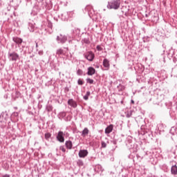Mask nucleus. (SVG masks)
<instances>
[{"mask_svg": "<svg viewBox=\"0 0 177 177\" xmlns=\"http://www.w3.org/2000/svg\"><path fill=\"white\" fill-rule=\"evenodd\" d=\"M137 157H138V158H139V157H140V156H139V155L137 154Z\"/></svg>", "mask_w": 177, "mask_h": 177, "instance_id": "obj_42", "label": "nucleus"}, {"mask_svg": "<svg viewBox=\"0 0 177 177\" xmlns=\"http://www.w3.org/2000/svg\"><path fill=\"white\" fill-rule=\"evenodd\" d=\"M56 41L57 44H62L63 45L67 42V36L65 35L59 34V36H57Z\"/></svg>", "mask_w": 177, "mask_h": 177, "instance_id": "obj_2", "label": "nucleus"}, {"mask_svg": "<svg viewBox=\"0 0 177 177\" xmlns=\"http://www.w3.org/2000/svg\"><path fill=\"white\" fill-rule=\"evenodd\" d=\"M91 96V91H86V95L83 97L84 100H88Z\"/></svg>", "mask_w": 177, "mask_h": 177, "instance_id": "obj_21", "label": "nucleus"}, {"mask_svg": "<svg viewBox=\"0 0 177 177\" xmlns=\"http://www.w3.org/2000/svg\"><path fill=\"white\" fill-rule=\"evenodd\" d=\"M8 59L11 62H17V59H19V54L17 53L13 52V53H8Z\"/></svg>", "mask_w": 177, "mask_h": 177, "instance_id": "obj_5", "label": "nucleus"}, {"mask_svg": "<svg viewBox=\"0 0 177 177\" xmlns=\"http://www.w3.org/2000/svg\"><path fill=\"white\" fill-rule=\"evenodd\" d=\"M12 117H19V112H14L12 113Z\"/></svg>", "mask_w": 177, "mask_h": 177, "instance_id": "obj_32", "label": "nucleus"}, {"mask_svg": "<svg viewBox=\"0 0 177 177\" xmlns=\"http://www.w3.org/2000/svg\"><path fill=\"white\" fill-rule=\"evenodd\" d=\"M89 133V129L88 128L85 127L83 131H82L81 136L82 138H85V136H88V134Z\"/></svg>", "mask_w": 177, "mask_h": 177, "instance_id": "obj_14", "label": "nucleus"}, {"mask_svg": "<svg viewBox=\"0 0 177 177\" xmlns=\"http://www.w3.org/2000/svg\"><path fill=\"white\" fill-rule=\"evenodd\" d=\"M103 66L106 68V70H109V68H110V62H109V59H104Z\"/></svg>", "mask_w": 177, "mask_h": 177, "instance_id": "obj_13", "label": "nucleus"}, {"mask_svg": "<svg viewBox=\"0 0 177 177\" xmlns=\"http://www.w3.org/2000/svg\"><path fill=\"white\" fill-rule=\"evenodd\" d=\"M111 143H112V145H114L115 146V145H117V140H113L111 141Z\"/></svg>", "mask_w": 177, "mask_h": 177, "instance_id": "obj_35", "label": "nucleus"}, {"mask_svg": "<svg viewBox=\"0 0 177 177\" xmlns=\"http://www.w3.org/2000/svg\"><path fill=\"white\" fill-rule=\"evenodd\" d=\"M84 57L85 59H87L88 62H93V59H95V54L92 51H88L84 54Z\"/></svg>", "mask_w": 177, "mask_h": 177, "instance_id": "obj_3", "label": "nucleus"}, {"mask_svg": "<svg viewBox=\"0 0 177 177\" xmlns=\"http://www.w3.org/2000/svg\"><path fill=\"white\" fill-rule=\"evenodd\" d=\"M131 116H132V111H127L126 113V117L127 118H130V117H131Z\"/></svg>", "mask_w": 177, "mask_h": 177, "instance_id": "obj_25", "label": "nucleus"}, {"mask_svg": "<svg viewBox=\"0 0 177 177\" xmlns=\"http://www.w3.org/2000/svg\"><path fill=\"white\" fill-rule=\"evenodd\" d=\"M65 146L66 149H68V150H71V149H73V142H71V140L66 141Z\"/></svg>", "mask_w": 177, "mask_h": 177, "instance_id": "obj_12", "label": "nucleus"}, {"mask_svg": "<svg viewBox=\"0 0 177 177\" xmlns=\"http://www.w3.org/2000/svg\"><path fill=\"white\" fill-rule=\"evenodd\" d=\"M2 177H10V175L9 174H5Z\"/></svg>", "mask_w": 177, "mask_h": 177, "instance_id": "obj_38", "label": "nucleus"}, {"mask_svg": "<svg viewBox=\"0 0 177 177\" xmlns=\"http://www.w3.org/2000/svg\"><path fill=\"white\" fill-rule=\"evenodd\" d=\"M80 32H81V30L78 28H75L73 31V35L74 37H77V35H80Z\"/></svg>", "mask_w": 177, "mask_h": 177, "instance_id": "obj_18", "label": "nucleus"}, {"mask_svg": "<svg viewBox=\"0 0 177 177\" xmlns=\"http://www.w3.org/2000/svg\"><path fill=\"white\" fill-rule=\"evenodd\" d=\"M38 55H39V56H42V55H44V51L42 50L39 51Z\"/></svg>", "mask_w": 177, "mask_h": 177, "instance_id": "obj_36", "label": "nucleus"}, {"mask_svg": "<svg viewBox=\"0 0 177 177\" xmlns=\"http://www.w3.org/2000/svg\"><path fill=\"white\" fill-rule=\"evenodd\" d=\"M89 9H91V6H86L85 8H84V10H86V12L88 10H89Z\"/></svg>", "mask_w": 177, "mask_h": 177, "instance_id": "obj_37", "label": "nucleus"}, {"mask_svg": "<svg viewBox=\"0 0 177 177\" xmlns=\"http://www.w3.org/2000/svg\"><path fill=\"white\" fill-rule=\"evenodd\" d=\"M118 88H119V91H124V89H125V86L122 85H119Z\"/></svg>", "mask_w": 177, "mask_h": 177, "instance_id": "obj_31", "label": "nucleus"}, {"mask_svg": "<svg viewBox=\"0 0 177 177\" xmlns=\"http://www.w3.org/2000/svg\"><path fill=\"white\" fill-rule=\"evenodd\" d=\"M77 84H78V85H84V81H82V80H81V79H79L77 80Z\"/></svg>", "mask_w": 177, "mask_h": 177, "instance_id": "obj_30", "label": "nucleus"}, {"mask_svg": "<svg viewBox=\"0 0 177 177\" xmlns=\"http://www.w3.org/2000/svg\"><path fill=\"white\" fill-rule=\"evenodd\" d=\"M62 17H64L65 21L68 20V19H71L74 17V11H69L67 12H64L62 15Z\"/></svg>", "mask_w": 177, "mask_h": 177, "instance_id": "obj_4", "label": "nucleus"}, {"mask_svg": "<svg viewBox=\"0 0 177 177\" xmlns=\"http://www.w3.org/2000/svg\"><path fill=\"white\" fill-rule=\"evenodd\" d=\"M145 16H146V17H149V15L147 14V15H145Z\"/></svg>", "mask_w": 177, "mask_h": 177, "instance_id": "obj_41", "label": "nucleus"}, {"mask_svg": "<svg viewBox=\"0 0 177 177\" xmlns=\"http://www.w3.org/2000/svg\"><path fill=\"white\" fill-rule=\"evenodd\" d=\"M12 41L15 42V44H17V45H21V44H23V39L20 37H12Z\"/></svg>", "mask_w": 177, "mask_h": 177, "instance_id": "obj_10", "label": "nucleus"}, {"mask_svg": "<svg viewBox=\"0 0 177 177\" xmlns=\"http://www.w3.org/2000/svg\"><path fill=\"white\" fill-rule=\"evenodd\" d=\"M120 5H121V0H111L108 1L106 8L108 9H113L114 10H117L120 9Z\"/></svg>", "mask_w": 177, "mask_h": 177, "instance_id": "obj_1", "label": "nucleus"}, {"mask_svg": "<svg viewBox=\"0 0 177 177\" xmlns=\"http://www.w3.org/2000/svg\"><path fill=\"white\" fill-rule=\"evenodd\" d=\"M88 150L86 149H81L79 151V157L80 158H85V157H86V156H88Z\"/></svg>", "mask_w": 177, "mask_h": 177, "instance_id": "obj_7", "label": "nucleus"}, {"mask_svg": "<svg viewBox=\"0 0 177 177\" xmlns=\"http://www.w3.org/2000/svg\"><path fill=\"white\" fill-rule=\"evenodd\" d=\"M171 175H177V166L174 165L171 167Z\"/></svg>", "mask_w": 177, "mask_h": 177, "instance_id": "obj_15", "label": "nucleus"}, {"mask_svg": "<svg viewBox=\"0 0 177 177\" xmlns=\"http://www.w3.org/2000/svg\"><path fill=\"white\" fill-rule=\"evenodd\" d=\"M131 102L132 104H135V101H133V100H131Z\"/></svg>", "mask_w": 177, "mask_h": 177, "instance_id": "obj_39", "label": "nucleus"}, {"mask_svg": "<svg viewBox=\"0 0 177 177\" xmlns=\"http://www.w3.org/2000/svg\"><path fill=\"white\" fill-rule=\"evenodd\" d=\"M77 75H84V71L81 69H78L77 71Z\"/></svg>", "mask_w": 177, "mask_h": 177, "instance_id": "obj_27", "label": "nucleus"}, {"mask_svg": "<svg viewBox=\"0 0 177 177\" xmlns=\"http://www.w3.org/2000/svg\"><path fill=\"white\" fill-rule=\"evenodd\" d=\"M66 112H61L60 113H59V116L62 118H64V117H66Z\"/></svg>", "mask_w": 177, "mask_h": 177, "instance_id": "obj_29", "label": "nucleus"}, {"mask_svg": "<svg viewBox=\"0 0 177 177\" xmlns=\"http://www.w3.org/2000/svg\"><path fill=\"white\" fill-rule=\"evenodd\" d=\"M56 138L58 142H60V143H64V133H63V131H59Z\"/></svg>", "mask_w": 177, "mask_h": 177, "instance_id": "obj_6", "label": "nucleus"}, {"mask_svg": "<svg viewBox=\"0 0 177 177\" xmlns=\"http://www.w3.org/2000/svg\"><path fill=\"white\" fill-rule=\"evenodd\" d=\"M83 44H86V45H89L91 44V41L89 40L88 37H85L82 40Z\"/></svg>", "mask_w": 177, "mask_h": 177, "instance_id": "obj_20", "label": "nucleus"}, {"mask_svg": "<svg viewBox=\"0 0 177 177\" xmlns=\"http://www.w3.org/2000/svg\"><path fill=\"white\" fill-rule=\"evenodd\" d=\"M68 106H71V107H73V109H77V102H75L73 99H70L68 100Z\"/></svg>", "mask_w": 177, "mask_h": 177, "instance_id": "obj_9", "label": "nucleus"}, {"mask_svg": "<svg viewBox=\"0 0 177 177\" xmlns=\"http://www.w3.org/2000/svg\"><path fill=\"white\" fill-rule=\"evenodd\" d=\"M95 172H103V167L100 165H97L94 168Z\"/></svg>", "mask_w": 177, "mask_h": 177, "instance_id": "obj_17", "label": "nucleus"}, {"mask_svg": "<svg viewBox=\"0 0 177 177\" xmlns=\"http://www.w3.org/2000/svg\"><path fill=\"white\" fill-rule=\"evenodd\" d=\"M65 53L64 50L62 48L57 49L56 51V54L58 55V56H60V55H65Z\"/></svg>", "mask_w": 177, "mask_h": 177, "instance_id": "obj_19", "label": "nucleus"}, {"mask_svg": "<svg viewBox=\"0 0 177 177\" xmlns=\"http://www.w3.org/2000/svg\"><path fill=\"white\" fill-rule=\"evenodd\" d=\"M101 146L102 149H106V147H107V144L104 141H102Z\"/></svg>", "mask_w": 177, "mask_h": 177, "instance_id": "obj_28", "label": "nucleus"}, {"mask_svg": "<svg viewBox=\"0 0 177 177\" xmlns=\"http://www.w3.org/2000/svg\"><path fill=\"white\" fill-rule=\"evenodd\" d=\"M36 48H38V43H36Z\"/></svg>", "mask_w": 177, "mask_h": 177, "instance_id": "obj_40", "label": "nucleus"}, {"mask_svg": "<svg viewBox=\"0 0 177 177\" xmlns=\"http://www.w3.org/2000/svg\"><path fill=\"white\" fill-rule=\"evenodd\" d=\"M77 164L79 167L84 166V162L81 160H77Z\"/></svg>", "mask_w": 177, "mask_h": 177, "instance_id": "obj_26", "label": "nucleus"}, {"mask_svg": "<svg viewBox=\"0 0 177 177\" xmlns=\"http://www.w3.org/2000/svg\"><path fill=\"white\" fill-rule=\"evenodd\" d=\"M87 84H90V85H92V84H93V82H95V81L93 79L91 78H87L86 80Z\"/></svg>", "mask_w": 177, "mask_h": 177, "instance_id": "obj_23", "label": "nucleus"}, {"mask_svg": "<svg viewBox=\"0 0 177 177\" xmlns=\"http://www.w3.org/2000/svg\"><path fill=\"white\" fill-rule=\"evenodd\" d=\"M96 49H97V50H99V51L102 50V47L100 46H96Z\"/></svg>", "mask_w": 177, "mask_h": 177, "instance_id": "obj_34", "label": "nucleus"}, {"mask_svg": "<svg viewBox=\"0 0 177 177\" xmlns=\"http://www.w3.org/2000/svg\"><path fill=\"white\" fill-rule=\"evenodd\" d=\"M46 109L48 113H50V111L53 110V106H52L51 105H47Z\"/></svg>", "mask_w": 177, "mask_h": 177, "instance_id": "obj_22", "label": "nucleus"}, {"mask_svg": "<svg viewBox=\"0 0 177 177\" xmlns=\"http://www.w3.org/2000/svg\"><path fill=\"white\" fill-rule=\"evenodd\" d=\"M52 136V134H50V133H46L45 134V139L46 140H49V139H50V137Z\"/></svg>", "mask_w": 177, "mask_h": 177, "instance_id": "obj_24", "label": "nucleus"}, {"mask_svg": "<svg viewBox=\"0 0 177 177\" xmlns=\"http://www.w3.org/2000/svg\"><path fill=\"white\" fill-rule=\"evenodd\" d=\"M28 30L30 31V32H34V31H35V24L29 22Z\"/></svg>", "mask_w": 177, "mask_h": 177, "instance_id": "obj_11", "label": "nucleus"}, {"mask_svg": "<svg viewBox=\"0 0 177 177\" xmlns=\"http://www.w3.org/2000/svg\"><path fill=\"white\" fill-rule=\"evenodd\" d=\"M96 73V69L95 68L90 66L87 68V75H94Z\"/></svg>", "mask_w": 177, "mask_h": 177, "instance_id": "obj_8", "label": "nucleus"}, {"mask_svg": "<svg viewBox=\"0 0 177 177\" xmlns=\"http://www.w3.org/2000/svg\"><path fill=\"white\" fill-rule=\"evenodd\" d=\"M59 150H62V151H63V153H66V148H64V146H61L59 147Z\"/></svg>", "mask_w": 177, "mask_h": 177, "instance_id": "obj_33", "label": "nucleus"}, {"mask_svg": "<svg viewBox=\"0 0 177 177\" xmlns=\"http://www.w3.org/2000/svg\"><path fill=\"white\" fill-rule=\"evenodd\" d=\"M113 131V124H110L105 129V133H111Z\"/></svg>", "mask_w": 177, "mask_h": 177, "instance_id": "obj_16", "label": "nucleus"}]
</instances>
